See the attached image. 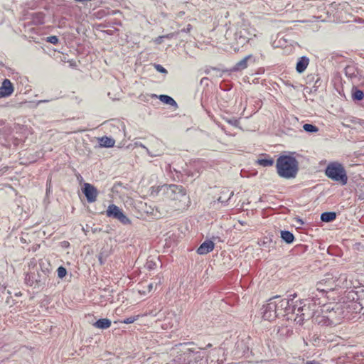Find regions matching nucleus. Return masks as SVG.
<instances>
[{
  "label": "nucleus",
  "mask_w": 364,
  "mask_h": 364,
  "mask_svg": "<svg viewBox=\"0 0 364 364\" xmlns=\"http://www.w3.org/2000/svg\"><path fill=\"white\" fill-rule=\"evenodd\" d=\"M272 299H275L278 316L284 315V313H292V306H291V304L289 303V300L287 299H280L279 296H275Z\"/></svg>",
  "instance_id": "obj_8"
},
{
  "label": "nucleus",
  "mask_w": 364,
  "mask_h": 364,
  "mask_svg": "<svg viewBox=\"0 0 364 364\" xmlns=\"http://www.w3.org/2000/svg\"><path fill=\"white\" fill-rule=\"evenodd\" d=\"M134 145H135L136 146H140V147H141V148L144 149L146 150V153H147V154H148L151 157L158 156L161 155V154H162L161 152H158V153L154 154V153H152L151 151H150V150H149L147 147H146L144 144H142L141 143L137 142V141L134 143Z\"/></svg>",
  "instance_id": "obj_23"
},
{
  "label": "nucleus",
  "mask_w": 364,
  "mask_h": 364,
  "mask_svg": "<svg viewBox=\"0 0 364 364\" xmlns=\"http://www.w3.org/2000/svg\"><path fill=\"white\" fill-rule=\"evenodd\" d=\"M248 26L249 25L244 23L240 30L235 33V40L237 44L243 46L245 43L249 42L250 38L248 36H257L256 30L252 28H249Z\"/></svg>",
  "instance_id": "obj_4"
},
{
  "label": "nucleus",
  "mask_w": 364,
  "mask_h": 364,
  "mask_svg": "<svg viewBox=\"0 0 364 364\" xmlns=\"http://www.w3.org/2000/svg\"><path fill=\"white\" fill-rule=\"evenodd\" d=\"M191 28H192V26H191L190 24H188V25L187 26V27H186V28L182 29V30H181V31H182V32L188 33V32H190V31L191 30Z\"/></svg>",
  "instance_id": "obj_32"
},
{
  "label": "nucleus",
  "mask_w": 364,
  "mask_h": 364,
  "mask_svg": "<svg viewBox=\"0 0 364 364\" xmlns=\"http://www.w3.org/2000/svg\"><path fill=\"white\" fill-rule=\"evenodd\" d=\"M47 41L50 43H53V44H56L58 41V38L55 36H52L48 37Z\"/></svg>",
  "instance_id": "obj_28"
},
{
  "label": "nucleus",
  "mask_w": 364,
  "mask_h": 364,
  "mask_svg": "<svg viewBox=\"0 0 364 364\" xmlns=\"http://www.w3.org/2000/svg\"><path fill=\"white\" fill-rule=\"evenodd\" d=\"M48 102V100H40L38 102V104H40L41 102Z\"/></svg>",
  "instance_id": "obj_36"
},
{
  "label": "nucleus",
  "mask_w": 364,
  "mask_h": 364,
  "mask_svg": "<svg viewBox=\"0 0 364 364\" xmlns=\"http://www.w3.org/2000/svg\"><path fill=\"white\" fill-rule=\"evenodd\" d=\"M326 281H331V280L330 279H327V280L323 279L321 282H323L324 284Z\"/></svg>",
  "instance_id": "obj_39"
},
{
  "label": "nucleus",
  "mask_w": 364,
  "mask_h": 364,
  "mask_svg": "<svg viewBox=\"0 0 364 364\" xmlns=\"http://www.w3.org/2000/svg\"><path fill=\"white\" fill-rule=\"evenodd\" d=\"M363 97H364V94H363V91H361L360 90H355L353 94V99L357 100H361L363 98Z\"/></svg>",
  "instance_id": "obj_25"
},
{
  "label": "nucleus",
  "mask_w": 364,
  "mask_h": 364,
  "mask_svg": "<svg viewBox=\"0 0 364 364\" xmlns=\"http://www.w3.org/2000/svg\"><path fill=\"white\" fill-rule=\"evenodd\" d=\"M234 49H235V51H238L239 50V48H237V47H235Z\"/></svg>",
  "instance_id": "obj_40"
},
{
  "label": "nucleus",
  "mask_w": 364,
  "mask_h": 364,
  "mask_svg": "<svg viewBox=\"0 0 364 364\" xmlns=\"http://www.w3.org/2000/svg\"><path fill=\"white\" fill-rule=\"evenodd\" d=\"M156 68L160 73H167L166 70L164 68H163L161 65H156Z\"/></svg>",
  "instance_id": "obj_29"
},
{
  "label": "nucleus",
  "mask_w": 364,
  "mask_h": 364,
  "mask_svg": "<svg viewBox=\"0 0 364 364\" xmlns=\"http://www.w3.org/2000/svg\"><path fill=\"white\" fill-rule=\"evenodd\" d=\"M211 346H212V345L210 343L207 345V348H210Z\"/></svg>",
  "instance_id": "obj_41"
},
{
  "label": "nucleus",
  "mask_w": 364,
  "mask_h": 364,
  "mask_svg": "<svg viewBox=\"0 0 364 364\" xmlns=\"http://www.w3.org/2000/svg\"><path fill=\"white\" fill-rule=\"evenodd\" d=\"M82 191L89 203H94L97 200L98 191L93 185L89 183H85Z\"/></svg>",
  "instance_id": "obj_10"
},
{
  "label": "nucleus",
  "mask_w": 364,
  "mask_h": 364,
  "mask_svg": "<svg viewBox=\"0 0 364 364\" xmlns=\"http://www.w3.org/2000/svg\"><path fill=\"white\" fill-rule=\"evenodd\" d=\"M214 243L210 240H206L203 242L197 250L199 255H205L211 252L214 248Z\"/></svg>",
  "instance_id": "obj_12"
},
{
  "label": "nucleus",
  "mask_w": 364,
  "mask_h": 364,
  "mask_svg": "<svg viewBox=\"0 0 364 364\" xmlns=\"http://www.w3.org/2000/svg\"><path fill=\"white\" fill-rule=\"evenodd\" d=\"M262 317L267 321H272L278 316L275 299H269L267 304L263 306Z\"/></svg>",
  "instance_id": "obj_7"
},
{
  "label": "nucleus",
  "mask_w": 364,
  "mask_h": 364,
  "mask_svg": "<svg viewBox=\"0 0 364 364\" xmlns=\"http://www.w3.org/2000/svg\"><path fill=\"white\" fill-rule=\"evenodd\" d=\"M233 194H234L233 191H231L229 194V196H228V198L227 199V200H230L232 197Z\"/></svg>",
  "instance_id": "obj_34"
},
{
  "label": "nucleus",
  "mask_w": 364,
  "mask_h": 364,
  "mask_svg": "<svg viewBox=\"0 0 364 364\" xmlns=\"http://www.w3.org/2000/svg\"><path fill=\"white\" fill-rule=\"evenodd\" d=\"M156 288V285L154 286L153 283L147 284L146 282H143L140 284L138 292L139 294L145 296Z\"/></svg>",
  "instance_id": "obj_13"
},
{
  "label": "nucleus",
  "mask_w": 364,
  "mask_h": 364,
  "mask_svg": "<svg viewBox=\"0 0 364 364\" xmlns=\"http://www.w3.org/2000/svg\"><path fill=\"white\" fill-rule=\"evenodd\" d=\"M336 215L335 213L326 212L321 214V219L323 222H331L336 218Z\"/></svg>",
  "instance_id": "obj_20"
},
{
  "label": "nucleus",
  "mask_w": 364,
  "mask_h": 364,
  "mask_svg": "<svg viewBox=\"0 0 364 364\" xmlns=\"http://www.w3.org/2000/svg\"><path fill=\"white\" fill-rule=\"evenodd\" d=\"M303 129L306 132H310V133L317 132L318 131V129L317 127H316V126H314L313 124H304Z\"/></svg>",
  "instance_id": "obj_24"
},
{
  "label": "nucleus",
  "mask_w": 364,
  "mask_h": 364,
  "mask_svg": "<svg viewBox=\"0 0 364 364\" xmlns=\"http://www.w3.org/2000/svg\"><path fill=\"white\" fill-rule=\"evenodd\" d=\"M217 363H218V364H220L222 361L217 360Z\"/></svg>",
  "instance_id": "obj_42"
},
{
  "label": "nucleus",
  "mask_w": 364,
  "mask_h": 364,
  "mask_svg": "<svg viewBox=\"0 0 364 364\" xmlns=\"http://www.w3.org/2000/svg\"><path fill=\"white\" fill-rule=\"evenodd\" d=\"M337 286V284L333 285V281H326L324 285L323 282L317 284V290L327 291L328 290H333Z\"/></svg>",
  "instance_id": "obj_15"
},
{
  "label": "nucleus",
  "mask_w": 364,
  "mask_h": 364,
  "mask_svg": "<svg viewBox=\"0 0 364 364\" xmlns=\"http://www.w3.org/2000/svg\"><path fill=\"white\" fill-rule=\"evenodd\" d=\"M309 63V60L306 57H301L299 59L296 63V69L299 73H302L307 68Z\"/></svg>",
  "instance_id": "obj_14"
},
{
  "label": "nucleus",
  "mask_w": 364,
  "mask_h": 364,
  "mask_svg": "<svg viewBox=\"0 0 364 364\" xmlns=\"http://www.w3.org/2000/svg\"><path fill=\"white\" fill-rule=\"evenodd\" d=\"M326 281H331V280L330 279H327V280L323 279L321 282H323L324 284Z\"/></svg>",
  "instance_id": "obj_38"
},
{
  "label": "nucleus",
  "mask_w": 364,
  "mask_h": 364,
  "mask_svg": "<svg viewBox=\"0 0 364 364\" xmlns=\"http://www.w3.org/2000/svg\"><path fill=\"white\" fill-rule=\"evenodd\" d=\"M252 58L251 55H249L244 58L242 60L239 61L236 65H235L233 70L238 71L243 70L247 67V60Z\"/></svg>",
  "instance_id": "obj_17"
},
{
  "label": "nucleus",
  "mask_w": 364,
  "mask_h": 364,
  "mask_svg": "<svg viewBox=\"0 0 364 364\" xmlns=\"http://www.w3.org/2000/svg\"><path fill=\"white\" fill-rule=\"evenodd\" d=\"M218 201H220V202H222V203H223L224 200L222 199V197H220V198H218Z\"/></svg>",
  "instance_id": "obj_37"
},
{
  "label": "nucleus",
  "mask_w": 364,
  "mask_h": 364,
  "mask_svg": "<svg viewBox=\"0 0 364 364\" xmlns=\"http://www.w3.org/2000/svg\"><path fill=\"white\" fill-rule=\"evenodd\" d=\"M159 99L162 102H164L166 105H169L171 106L177 105L176 101L172 97H171L168 95H160Z\"/></svg>",
  "instance_id": "obj_21"
},
{
  "label": "nucleus",
  "mask_w": 364,
  "mask_h": 364,
  "mask_svg": "<svg viewBox=\"0 0 364 364\" xmlns=\"http://www.w3.org/2000/svg\"><path fill=\"white\" fill-rule=\"evenodd\" d=\"M139 316H140L139 315L134 316H130V317H129V318H125V319L122 321V323H126V324L132 323H134L135 321H136V320L139 318Z\"/></svg>",
  "instance_id": "obj_26"
},
{
  "label": "nucleus",
  "mask_w": 364,
  "mask_h": 364,
  "mask_svg": "<svg viewBox=\"0 0 364 364\" xmlns=\"http://www.w3.org/2000/svg\"><path fill=\"white\" fill-rule=\"evenodd\" d=\"M306 364H320V363L318 362H316V361H309V362H307Z\"/></svg>",
  "instance_id": "obj_35"
},
{
  "label": "nucleus",
  "mask_w": 364,
  "mask_h": 364,
  "mask_svg": "<svg viewBox=\"0 0 364 364\" xmlns=\"http://www.w3.org/2000/svg\"><path fill=\"white\" fill-rule=\"evenodd\" d=\"M281 237L288 244L293 242L294 240V235L289 231H282Z\"/></svg>",
  "instance_id": "obj_19"
},
{
  "label": "nucleus",
  "mask_w": 364,
  "mask_h": 364,
  "mask_svg": "<svg viewBox=\"0 0 364 364\" xmlns=\"http://www.w3.org/2000/svg\"><path fill=\"white\" fill-rule=\"evenodd\" d=\"M321 311L322 316H318L316 318V321L318 323L336 325L341 318V311L338 307L335 309L333 307L330 309L329 306H324Z\"/></svg>",
  "instance_id": "obj_2"
},
{
  "label": "nucleus",
  "mask_w": 364,
  "mask_h": 364,
  "mask_svg": "<svg viewBox=\"0 0 364 364\" xmlns=\"http://www.w3.org/2000/svg\"><path fill=\"white\" fill-rule=\"evenodd\" d=\"M278 174L285 178H294L298 171V163L291 156H280L277 161Z\"/></svg>",
  "instance_id": "obj_1"
},
{
  "label": "nucleus",
  "mask_w": 364,
  "mask_h": 364,
  "mask_svg": "<svg viewBox=\"0 0 364 364\" xmlns=\"http://www.w3.org/2000/svg\"><path fill=\"white\" fill-rule=\"evenodd\" d=\"M107 215L109 217H112L122 224L127 225L130 223L129 219L124 214L122 210L117 205L112 204L108 206L107 210Z\"/></svg>",
  "instance_id": "obj_6"
},
{
  "label": "nucleus",
  "mask_w": 364,
  "mask_h": 364,
  "mask_svg": "<svg viewBox=\"0 0 364 364\" xmlns=\"http://www.w3.org/2000/svg\"><path fill=\"white\" fill-rule=\"evenodd\" d=\"M58 276L59 278H63L65 275H66V273H67V271L65 269V268L63 267H60L58 268Z\"/></svg>",
  "instance_id": "obj_27"
},
{
  "label": "nucleus",
  "mask_w": 364,
  "mask_h": 364,
  "mask_svg": "<svg viewBox=\"0 0 364 364\" xmlns=\"http://www.w3.org/2000/svg\"><path fill=\"white\" fill-rule=\"evenodd\" d=\"M14 92V87L11 81L5 79L0 87V98L10 96Z\"/></svg>",
  "instance_id": "obj_11"
},
{
  "label": "nucleus",
  "mask_w": 364,
  "mask_h": 364,
  "mask_svg": "<svg viewBox=\"0 0 364 364\" xmlns=\"http://www.w3.org/2000/svg\"><path fill=\"white\" fill-rule=\"evenodd\" d=\"M257 163L264 166V167H267V166H271L273 165V163H274V161L271 158H268V159H258L257 160Z\"/></svg>",
  "instance_id": "obj_22"
},
{
  "label": "nucleus",
  "mask_w": 364,
  "mask_h": 364,
  "mask_svg": "<svg viewBox=\"0 0 364 364\" xmlns=\"http://www.w3.org/2000/svg\"><path fill=\"white\" fill-rule=\"evenodd\" d=\"M114 140L110 137L103 136L100 139V144L104 147H112L114 145Z\"/></svg>",
  "instance_id": "obj_18"
},
{
  "label": "nucleus",
  "mask_w": 364,
  "mask_h": 364,
  "mask_svg": "<svg viewBox=\"0 0 364 364\" xmlns=\"http://www.w3.org/2000/svg\"><path fill=\"white\" fill-rule=\"evenodd\" d=\"M164 36H159L158 38H156L155 40H154V42L156 43V44H161L162 43V40L164 38Z\"/></svg>",
  "instance_id": "obj_30"
},
{
  "label": "nucleus",
  "mask_w": 364,
  "mask_h": 364,
  "mask_svg": "<svg viewBox=\"0 0 364 364\" xmlns=\"http://www.w3.org/2000/svg\"><path fill=\"white\" fill-rule=\"evenodd\" d=\"M178 33V32L177 33H168L166 36H164V38H171L173 37H174L176 35H177Z\"/></svg>",
  "instance_id": "obj_31"
},
{
  "label": "nucleus",
  "mask_w": 364,
  "mask_h": 364,
  "mask_svg": "<svg viewBox=\"0 0 364 364\" xmlns=\"http://www.w3.org/2000/svg\"><path fill=\"white\" fill-rule=\"evenodd\" d=\"M291 311L292 314L296 315L294 320L298 323L314 316V313L310 310L309 306H306V304L299 306H297L296 305L292 306Z\"/></svg>",
  "instance_id": "obj_5"
},
{
  "label": "nucleus",
  "mask_w": 364,
  "mask_h": 364,
  "mask_svg": "<svg viewBox=\"0 0 364 364\" xmlns=\"http://www.w3.org/2000/svg\"><path fill=\"white\" fill-rule=\"evenodd\" d=\"M326 176L331 179L345 185L347 183L348 177L343 166L338 163L329 164L326 169Z\"/></svg>",
  "instance_id": "obj_3"
},
{
  "label": "nucleus",
  "mask_w": 364,
  "mask_h": 364,
  "mask_svg": "<svg viewBox=\"0 0 364 364\" xmlns=\"http://www.w3.org/2000/svg\"><path fill=\"white\" fill-rule=\"evenodd\" d=\"M147 315H153V316H156L157 314H154L153 311H150L149 313H146L144 316H147Z\"/></svg>",
  "instance_id": "obj_33"
},
{
  "label": "nucleus",
  "mask_w": 364,
  "mask_h": 364,
  "mask_svg": "<svg viewBox=\"0 0 364 364\" xmlns=\"http://www.w3.org/2000/svg\"><path fill=\"white\" fill-rule=\"evenodd\" d=\"M93 326L100 329H107L111 326V321L108 318H101L97 321Z\"/></svg>",
  "instance_id": "obj_16"
},
{
  "label": "nucleus",
  "mask_w": 364,
  "mask_h": 364,
  "mask_svg": "<svg viewBox=\"0 0 364 364\" xmlns=\"http://www.w3.org/2000/svg\"><path fill=\"white\" fill-rule=\"evenodd\" d=\"M166 193L173 200H181L186 196V192L182 186L178 185H170L166 187Z\"/></svg>",
  "instance_id": "obj_9"
}]
</instances>
